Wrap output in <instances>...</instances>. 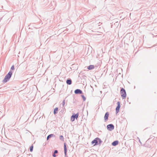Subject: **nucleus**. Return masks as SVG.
Listing matches in <instances>:
<instances>
[{"instance_id":"1","label":"nucleus","mask_w":157,"mask_h":157,"mask_svg":"<svg viewBox=\"0 0 157 157\" xmlns=\"http://www.w3.org/2000/svg\"><path fill=\"white\" fill-rule=\"evenodd\" d=\"M14 65H12L11 67V70L9 71L7 74L5 76L4 79L2 80V82L3 83H6L10 79L13 74V72L11 70H14Z\"/></svg>"},{"instance_id":"2","label":"nucleus","mask_w":157,"mask_h":157,"mask_svg":"<svg viewBox=\"0 0 157 157\" xmlns=\"http://www.w3.org/2000/svg\"><path fill=\"white\" fill-rule=\"evenodd\" d=\"M102 142V141L98 137H97L92 140L91 142L92 144H94V146H96L98 144H100Z\"/></svg>"},{"instance_id":"3","label":"nucleus","mask_w":157,"mask_h":157,"mask_svg":"<svg viewBox=\"0 0 157 157\" xmlns=\"http://www.w3.org/2000/svg\"><path fill=\"white\" fill-rule=\"evenodd\" d=\"M120 94L122 99H124L126 97V93L125 90L123 88H121Z\"/></svg>"},{"instance_id":"4","label":"nucleus","mask_w":157,"mask_h":157,"mask_svg":"<svg viewBox=\"0 0 157 157\" xmlns=\"http://www.w3.org/2000/svg\"><path fill=\"white\" fill-rule=\"evenodd\" d=\"M78 113L75 114V113H73L71 117V121L72 122H73L75 121V119H76L77 120L78 117Z\"/></svg>"},{"instance_id":"5","label":"nucleus","mask_w":157,"mask_h":157,"mask_svg":"<svg viewBox=\"0 0 157 157\" xmlns=\"http://www.w3.org/2000/svg\"><path fill=\"white\" fill-rule=\"evenodd\" d=\"M107 129L109 131H111L114 128V126L113 124H110L107 125Z\"/></svg>"},{"instance_id":"6","label":"nucleus","mask_w":157,"mask_h":157,"mask_svg":"<svg viewBox=\"0 0 157 157\" xmlns=\"http://www.w3.org/2000/svg\"><path fill=\"white\" fill-rule=\"evenodd\" d=\"M117 106L116 108V114L118 113L121 107L120 102V101H118L117 103Z\"/></svg>"},{"instance_id":"7","label":"nucleus","mask_w":157,"mask_h":157,"mask_svg":"<svg viewBox=\"0 0 157 157\" xmlns=\"http://www.w3.org/2000/svg\"><path fill=\"white\" fill-rule=\"evenodd\" d=\"M74 93L76 94H80L83 93L82 90L79 89H76L74 91Z\"/></svg>"},{"instance_id":"8","label":"nucleus","mask_w":157,"mask_h":157,"mask_svg":"<svg viewBox=\"0 0 157 157\" xmlns=\"http://www.w3.org/2000/svg\"><path fill=\"white\" fill-rule=\"evenodd\" d=\"M64 154H65V157H67V149L66 144L65 143H64Z\"/></svg>"},{"instance_id":"9","label":"nucleus","mask_w":157,"mask_h":157,"mask_svg":"<svg viewBox=\"0 0 157 157\" xmlns=\"http://www.w3.org/2000/svg\"><path fill=\"white\" fill-rule=\"evenodd\" d=\"M109 115V113L108 112H107L105 113L104 117V119L105 122L106 121L108 120Z\"/></svg>"},{"instance_id":"10","label":"nucleus","mask_w":157,"mask_h":157,"mask_svg":"<svg viewBox=\"0 0 157 157\" xmlns=\"http://www.w3.org/2000/svg\"><path fill=\"white\" fill-rule=\"evenodd\" d=\"M66 83L67 85H70L72 83V81L71 78H68L66 81Z\"/></svg>"},{"instance_id":"11","label":"nucleus","mask_w":157,"mask_h":157,"mask_svg":"<svg viewBox=\"0 0 157 157\" xmlns=\"http://www.w3.org/2000/svg\"><path fill=\"white\" fill-rule=\"evenodd\" d=\"M118 143V141L117 140L113 141L112 143V145L113 146H116L117 145Z\"/></svg>"},{"instance_id":"12","label":"nucleus","mask_w":157,"mask_h":157,"mask_svg":"<svg viewBox=\"0 0 157 157\" xmlns=\"http://www.w3.org/2000/svg\"><path fill=\"white\" fill-rule=\"evenodd\" d=\"M55 136L53 134H50L47 137V140H49L50 138H51L52 137H55Z\"/></svg>"},{"instance_id":"13","label":"nucleus","mask_w":157,"mask_h":157,"mask_svg":"<svg viewBox=\"0 0 157 157\" xmlns=\"http://www.w3.org/2000/svg\"><path fill=\"white\" fill-rule=\"evenodd\" d=\"M58 107H56L54 109L53 113L54 115H56L57 113L58 112Z\"/></svg>"},{"instance_id":"14","label":"nucleus","mask_w":157,"mask_h":157,"mask_svg":"<svg viewBox=\"0 0 157 157\" xmlns=\"http://www.w3.org/2000/svg\"><path fill=\"white\" fill-rule=\"evenodd\" d=\"M94 65H91L88 67L87 69L89 70H92V69H94Z\"/></svg>"},{"instance_id":"15","label":"nucleus","mask_w":157,"mask_h":157,"mask_svg":"<svg viewBox=\"0 0 157 157\" xmlns=\"http://www.w3.org/2000/svg\"><path fill=\"white\" fill-rule=\"evenodd\" d=\"M58 153V150H55L54 151L52 154V155L53 156L56 157V154L57 153Z\"/></svg>"},{"instance_id":"16","label":"nucleus","mask_w":157,"mask_h":157,"mask_svg":"<svg viewBox=\"0 0 157 157\" xmlns=\"http://www.w3.org/2000/svg\"><path fill=\"white\" fill-rule=\"evenodd\" d=\"M33 145H32L29 147V150L30 152H32L33 151Z\"/></svg>"},{"instance_id":"17","label":"nucleus","mask_w":157,"mask_h":157,"mask_svg":"<svg viewBox=\"0 0 157 157\" xmlns=\"http://www.w3.org/2000/svg\"><path fill=\"white\" fill-rule=\"evenodd\" d=\"M59 139L61 141H63L64 140V138H63V136L62 135L60 136Z\"/></svg>"},{"instance_id":"18","label":"nucleus","mask_w":157,"mask_h":157,"mask_svg":"<svg viewBox=\"0 0 157 157\" xmlns=\"http://www.w3.org/2000/svg\"><path fill=\"white\" fill-rule=\"evenodd\" d=\"M81 97H82V98L83 99V101H86V97L84 96V95H81Z\"/></svg>"},{"instance_id":"19","label":"nucleus","mask_w":157,"mask_h":157,"mask_svg":"<svg viewBox=\"0 0 157 157\" xmlns=\"http://www.w3.org/2000/svg\"><path fill=\"white\" fill-rule=\"evenodd\" d=\"M65 104V100H63V102H62V105L63 106H64Z\"/></svg>"},{"instance_id":"20","label":"nucleus","mask_w":157,"mask_h":157,"mask_svg":"<svg viewBox=\"0 0 157 157\" xmlns=\"http://www.w3.org/2000/svg\"><path fill=\"white\" fill-rule=\"evenodd\" d=\"M96 23H97L98 25V26H99L100 25V24H102V23L100 22H97V21H96Z\"/></svg>"},{"instance_id":"21","label":"nucleus","mask_w":157,"mask_h":157,"mask_svg":"<svg viewBox=\"0 0 157 157\" xmlns=\"http://www.w3.org/2000/svg\"><path fill=\"white\" fill-rule=\"evenodd\" d=\"M153 137L154 138L153 139H154L155 138V137L153 136H150V138L148 139V140H150V139H152Z\"/></svg>"},{"instance_id":"22","label":"nucleus","mask_w":157,"mask_h":157,"mask_svg":"<svg viewBox=\"0 0 157 157\" xmlns=\"http://www.w3.org/2000/svg\"><path fill=\"white\" fill-rule=\"evenodd\" d=\"M139 141L140 143V144H142V143H141V142L140 141V140H139Z\"/></svg>"},{"instance_id":"23","label":"nucleus","mask_w":157,"mask_h":157,"mask_svg":"<svg viewBox=\"0 0 157 157\" xmlns=\"http://www.w3.org/2000/svg\"><path fill=\"white\" fill-rule=\"evenodd\" d=\"M53 157H56L53 156Z\"/></svg>"}]
</instances>
